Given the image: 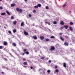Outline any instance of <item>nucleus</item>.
Returning <instances> with one entry per match:
<instances>
[{"label": "nucleus", "instance_id": "f257e3e1", "mask_svg": "<svg viewBox=\"0 0 75 75\" xmlns=\"http://www.w3.org/2000/svg\"><path fill=\"white\" fill-rule=\"evenodd\" d=\"M55 50V47L54 46H52L50 50V51H52V50Z\"/></svg>", "mask_w": 75, "mask_h": 75}, {"label": "nucleus", "instance_id": "f03ea898", "mask_svg": "<svg viewBox=\"0 0 75 75\" xmlns=\"http://www.w3.org/2000/svg\"><path fill=\"white\" fill-rule=\"evenodd\" d=\"M24 34L25 35H28V32H26V31H25L24 32Z\"/></svg>", "mask_w": 75, "mask_h": 75}, {"label": "nucleus", "instance_id": "7ed1b4c3", "mask_svg": "<svg viewBox=\"0 0 75 75\" xmlns=\"http://www.w3.org/2000/svg\"><path fill=\"white\" fill-rule=\"evenodd\" d=\"M4 45H7V42H4Z\"/></svg>", "mask_w": 75, "mask_h": 75}, {"label": "nucleus", "instance_id": "20e7f679", "mask_svg": "<svg viewBox=\"0 0 75 75\" xmlns=\"http://www.w3.org/2000/svg\"><path fill=\"white\" fill-rule=\"evenodd\" d=\"M17 32V30H16V29H14L13 30V33H16Z\"/></svg>", "mask_w": 75, "mask_h": 75}, {"label": "nucleus", "instance_id": "39448f33", "mask_svg": "<svg viewBox=\"0 0 75 75\" xmlns=\"http://www.w3.org/2000/svg\"><path fill=\"white\" fill-rule=\"evenodd\" d=\"M33 38L34 40H37V37L35 36H33L32 37Z\"/></svg>", "mask_w": 75, "mask_h": 75}, {"label": "nucleus", "instance_id": "423d86ee", "mask_svg": "<svg viewBox=\"0 0 75 75\" xmlns=\"http://www.w3.org/2000/svg\"><path fill=\"white\" fill-rule=\"evenodd\" d=\"M11 7H15V6H16V4H11Z\"/></svg>", "mask_w": 75, "mask_h": 75}, {"label": "nucleus", "instance_id": "0eeeda50", "mask_svg": "<svg viewBox=\"0 0 75 75\" xmlns=\"http://www.w3.org/2000/svg\"><path fill=\"white\" fill-rule=\"evenodd\" d=\"M60 39L62 41H64V38H62V37H60Z\"/></svg>", "mask_w": 75, "mask_h": 75}, {"label": "nucleus", "instance_id": "6e6552de", "mask_svg": "<svg viewBox=\"0 0 75 75\" xmlns=\"http://www.w3.org/2000/svg\"><path fill=\"white\" fill-rule=\"evenodd\" d=\"M12 50L13 52H14L16 55H17V52L16 51V50H13V49H12Z\"/></svg>", "mask_w": 75, "mask_h": 75}, {"label": "nucleus", "instance_id": "1a4fd4ad", "mask_svg": "<svg viewBox=\"0 0 75 75\" xmlns=\"http://www.w3.org/2000/svg\"><path fill=\"white\" fill-rule=\"evenodd\" d=\"M6 13H7V14H8L9 15V16H10V15H11V14L10 13H9V12H8V11H6Z\"/></svg>", "mask_w": 75, "mask_h": 75}, {"label": "nucleus", "instance_id": "9d476101", "mask_svg": "<svg viewBox=\"0 0 75 75\" xmlns=\"http://www.w3.org/2000/svg\"><path fill=\"white\" fill-rule=\"evenodd\" d=\"M64 27L66 29H67V28H68V26L67 25H65Z\"/></svg>", "mask_w": 75, "mask_h": 75}, {"label": "nucleus", "instance_id": "9b49d317", "mask_svg": "<svg viewBox=\"0 0 75 75\" xmlns=\"http://www.w3.org/2000/svg\"><path fill=\"white\" fill-rule=\"evenodd\" d=\"M64 45L66 46H68V43L67 42H65L64 43Z\"/></svg>", "mask_w": 75, "mask_h": 75}, {"label": "nucleus", "instance_id": "f8f14e48", "mask_svg": "<svg viewBox=\"0 0 75 75\" xmlns=\"http://www.w3.org/2000/svg\"><path fill=\"white\" fill-rule=\"evenodd\" d=\"M13 24L14 25H16V24H17V21H14L13 22Z\"/></svg>", "mask_w": 75, "mask_h": 75}, {"label": "nucleus", "instance_id": "ddd939ff", "mask_svg": "<svg viewBox=\"0 0 75 75\" xmlns=\"http://www.w3.org/2000/svg\"><path fill=\"white\" fill-rule=\"evenodd\" d=\"M40 38L41 39V40H44V37L42 36H40Z\"/></svg>", "mask_w": 75, "mask_h": 75}, {"label": "nucleus", "instance_id": "4468645a", "mask_svg": "<svg viewBox=\"0 0 75 75\" xmlns=\"http://www.w3.org/2000/svg\"><path fill=\"white\" fill-rule=\"evenodd\" d=\"M38 6V7H41V4H38L37 5Z\"/></svg>", "mask_w": 75, "mask_h": 75}, {"label": "nucleus", "instance_id": "2eb2a0df", "mask_svg": "<svg viewBox=\"0 0 75 75\" xmlns=\"http://www.w3.org/2000/svg\"><path fill=\"white\" fill-rule=\"evenodd\" d=\"M63 66L64 67H65V68L67 67V65H66V64L65 63H63Z\"/></svg>", "mask_w": 75, "mask_h": 75}, {"label": "nucleus", "instance_id": "dca6fc26", "mask_svg": "<svg viewBox=\"0 0 75 75\" xmlns=\"http://www.w3.org/2000/svg\"><path fill=\"white\" fill-rule=\"evenodd\" d=\"M24 22H22L21 23V27H23V25H24Z\"/></svg>", "mask_w": 75, "mask_h": 75}, {"label": "nucleus", "instance_id": "f3484780", "mask_svg": "<svg viewBox=\"0 0 75 75\" xmlns=\"http://www.w3.org/2000/svg\"><path fill=\"white\" fill-rule=\"evenodd\" d=\"M69 28L71 31H72V30H73V28L71 27H69Z\"/></svg>", "mask_w": 75, "mask_h": 75}, {"label": "nucleus", "instance_id": "a211bd4d", "mask_svg": "<svg viewBox=\"0 0 75 75\" xmlns=\"http://www.w3.org/2000/svg\"><path fill=\"white\" fill-rule=\"evenodd\" d=\"M45 57V56H44L43 57H41L40 58L41 59H44Z\"/></svg>", "mask_w": 75, "mask_h": 75}, {"label": "nucleus", "instance_id": "6ab92c4d", "mask_svg": "<svg viewBox=\"0 0 75 75\" xmlns=\"http://www.w3.org/2000/svg\"><path fill=\"white\" fill-rule=\"evenodd\" d=\"M20 10L19 8H17L16 9V10L17 11H19Z\"/></svg>", "mask_w": 75, "mask_h": 75}, {"label": "nucleus", "instance_id": "aec40b11", "mask_svg": "<svg viewBox=\"0 0 75 75\" xmlns=\"http://www.w3.org/2000/svg\"><path fill=\"white\" fill-rule=\"evenodd\" d=\"M60 24L62 25H64V22L61 21V22Z\"/></svg>", "mask_w": 75, "mask_h": 75}, {"label": "nucleus", "instance_id": "412c9836", "mask_svg": "<svg viewBox=\"0 0 75 75\" xmlns=\"http://www.w3.org/2000/svg\"><path fill=\"white\" fill-rule=\"evenodd\" d=\"M24 65H27V62H24L23 63Z\"/></svg>", "mask_w": 75, "mask_h": 75}, {"label": "nucleus", "instance_id": "4be33fe9", "mask_svg": "<svg viewBox=\"0 0 75 75\" xmlns=\"http://www.w3.org/2000/svg\"><path fill=\"white\" fill-rule=\"evenodd\" d=\"M38 5L37 6H35L34 7V8H38Z\"/></svg>", "mask_w": 75, "mask_h": 75}, {"label": "nucleus", "instance_id": "5701e85b", "mask_svg": "<svg viewBox=\"0 0 75 75\" xmlns=\"http://www.w3.org/2000/svg\"><path fill=\"white\" fill-rule=\"evenodd\" d=\"M19 11L20 13H21L23 12V11L21 9H20Z\"/></svg>", "mask_w": 75, "mask_h": 75}, {"label": "nucleus", "instance_id": "b1692460", "mask_svg": "<svg viewBox=\"0 0 75 75\" xmlns=\"http://www.w3.org/2000/svg\"><path fill=\"white\" fill-rule=\"evenodd\" d=\"M53 23L54 24H57V22L56 21H54L53 22Z\"/></svg>", "mask_w": 75, "mask_h": 75}, {"label": "nucleus", "instance_id": "393cba45", "mask_svg": "<svg viewBox=\"0 0 75 75\" xmlns=\"http://www.w3.org/2000/svg\"><path fill=\"white\" fill-rule=\"evenodd\" d=\"M5 13H1V15L2 16H4L5 15Z\"/></svg>", "mask_w": 75, "mask_h": 75}, {"label": "nucleus", "instance_id": "a878e982", "mask_svg": "<svg viewBox=\"0 0 75 75\" xmlns=\"http://www.w3.org/2000/svg\"><path fill=\"white\" fill-rule=\"evenodd\" d=\"M45 40L46 41H50V39L47 38Z\"/></svg>", "mask_w": 75, "mask_h": 75}, {"label": "nucleus", "instance_id": "bb28decb", "mask_svg": "<svg viewBox=\"0 0 75 75\" xmlns=\"http://www.w3.org/2000/svg\"><path fill=\"white\" fill-rule=\"evenodd\" d=\"M12 45L14 47H16V44L15 43H13Z\"/></svg>", "mask_w": 75, "mask_h": 75}, {"label": "nucleus", "instance_id": "cd10ccee", "mask_svg": "<svg viewBox=\"0 0 75 75\" xmlns=\"http://www.w3.org/2000/svg\"><path fill=\"white\" fill-rule=\"evenodd\" d=\"M8 33L9 34L11 35V32L10 30L8 31Z\"/></svg>", "mask_w": 75, "mask_h": 75}, {"label": "nucleus", "instance_id": "c85d7f7f", "mask_svg": "<svg viewBox=\"0 0 75 75\" xmlns=\"http://www.w3.org/2000/svg\"><path fill=\"white\" fill-rule=\"evenodd\" d=\"M51 38H55V37L54 36H52L50 37Z\"/></svg>", "mask_w": 75, "mask_h": 75}, {"label": "nucleus", "instance_id": "c756f323", "mask_svg": "<svg viewBox=\"0 0 75 75\" xmlns=\"http://www.w3.org/2000/svg\"><path fill=\"white\" fill-rule=\"evenodd\" d=\"M47 72L48 73H50V72H51V71L50 70H48L47 71Z\"/></svg>", "mask_w": 75, "mask_h": 75}, {"label": "nucleus", "instance_id": "7c9ffc66", "mask_svg": "<svg viewBox=\"0 0 75 75\" xmlns=\"http://www.w3.org/2000/svg\"><path fill=\"white\" fill-rule=\"evenodd\" d=\"M21 55L23 56V55H24L25 53H21Z\"/></svg>", "mask_w": 75, "mask_h": 75}, {"label": "nucleus", "instance_id": "2f4dec72", "mask_svg": "<svg viewBox=\"0 0 75 75\" xmlns=\"http://www.w3.org/2000/svg\"><path fill=\"white\" fill-rule=\"evenodd\" d=\"M70 24L71 25H74V23L72 22H70Z\"/></svg>", "mask_w": 75, "mask_h": 75}, {"label": "nucleus", "instance_id": "473e14b6", "mask_svg": "<svg viewBox=\"0 0 75 75\" xmlns=\"http://www.w3.org/2000/svg\"><path fill=\"white\" fill-rule=\"evenodd\" d=\"M11 18L12 19V20H13V19L14 18V17L13 16H11Z\"/></svg>", "mask_w": 75, "mask_h": 75}, {"label": "nucleus", "instance_id": "72a5a7b5", "mask_svg": "<svg viewBox=\"0 0 75 75\" xmlns=\"http://www.w3.org/2000/svg\"><path fill=\"white\" fill-rule=\"evenodd\" d=\"M55 71L56 72H58V70L57 69H56V70H55Z\"/></svg>", "mask_w": 75, "mask_h": 75}, {"label": "nucleus", "instance_id": "f704fd0d", "mask_svg": "<svg viewBox=\"0 0 75 75\" xmlns=\"http://www.w3.org/2000/svg\"><path fill=\"white\" fill-rule=\"evenodd\" d=\"M3 8L2 6L0 7V9L1 10H3Z\"/></svg>", "mask_w": 75, "mask_h": 75}, {"label": "nucleus", "instance_id": "c9c22d12", "mask_svg": "<svg viewBox=\"0 0 75 75\" xmlns=\"http://www.w3.org/2000/svg\"><path fill=\"white\" fill-rule=\"evenodd\" d=\"M4 59L5 61H7V59L6 58H4Z\"/></svg>", "mask_w": 75, "mask_h": 75}, {"label": "nucleus", "instance_id": "e433bc0d", "mask_svg": "<svg viewBox=\"0 0 75 75\" xmlns=\"http://www.w3.org/2000/svg\"><path fill=\"white\" fill-rule=\"evenodd\" d=\"M65 38H69L68 36L67 35L65 36Z\"/></svg>", "mask_w": 75, "mask_h": 75}, {"label": "nucleus", "instance_id": "4c0bfd02", "mask_svg": "<svg viewBox=\"0 0 75 75\" xmlns=\"http://www.w3.org/2000/svg\"><path fill=\"white\" fill-rule=\"evenodd\" d=\"M2 48H3V46H0V49H2Z\"/></svg>", "mask_w": 75, "mask_h": 75}, {"label": "nucleus", "instance_id": "58836bf2", "mask_svg": "<svg viewBox=\"0 0 75 75\" xmlns=\"http://www.w3.org/2000/svg\"><path fill=\"white\" fill-rule=\"evenodd\" d=\"M66 5V3H65L63 5V7H65V6Z\"/></svg>", "mask_w": 75, "mask_h": 75}, {"label": "nucleus", "instance_id": "ea45409f", "mask_svg": "<svg viewBox=\"0 0 75 75\" xmlns=\"http://www.w3.org/2000/svg\"><path fill=\"white\" fill-rule=\"evenodd\" d=\"M35 12H36V11H35V10H34L33 11V13H35Z\"/></svg>", "mask_w": 75, "mask_h": 75}, {"label": "nucleus", "instance_id": "a19ab883", "mask_svg": "<svg viewBox=\"0 0 75 75\" xmlns=\"http://www.w3.org/2000/svg\"><path fill=\"white\" fill-rule=\"evenodd\" d=\"M70 52V51H69L68 52H67V54H70V52Z\"/></svg>", "mask_w": 75, "mask_h": 75}, {"label": "nucleus", "instance_id": "79ce46f5", "mask_svg": "<svg viewBox=\"0 0 75 75\" xmlns=\"http://www.w3.org/2000/svg\"><path fill=\"white\" fill-rule=\"evenodd\" d=\"M46 9H48V6H46Z\"/></svg>", "mask_w": 75, "mask_h": 75}, {"label": "nucleus", "instance_id": "37998d69", "mask_svg": "<svg viewBox=\"0 0 75 75\" xmlns=\"http://www.w3.org/2000/svg\"><path fill=\"white\" fill-rule=\"evenodd\" d=\"M25 53L26 54H29V53L28 52H25Z\"/></svg>", "mask_w": 75, "mask_h": 75}, {"label": "nucleus", "instance_id": "c03bdc74", "mask_svg": "<svg viewBox=\"0 0 75 75\" xmlns=\"http://www.w3.org/2000/svg\"><path fill=\"white\" fill-rule=\"evenodd\" d=\"M27 51V50H26V49H24L23 50V51H24V52H25V51Z\"/></svg>", "mask_w": 75, "mask_h": 75}, {"label": "nucleus", "instance_id": "a18cd8bd", "mask_svg": "<svg viewBox=\"0 0 75 75\" xmlns=\"http://www.w3.org/2000/svg\"><path fill=\"white\" fill-rule=\"evenodd\" d=\"M29 16L30 17H31V15L30 14H29Z\"/></svg>", "mask_w": 75, "mask_h": 75}, {"label": "nucleus", "instance_id": "49530a36", "mask_svg": "<svg viewBox=\"0 0 75 75\" xmlns=\"http://www.w3.org/2000/svg\"><path fill=\"white\" fill-rule=\"evenodd\" d=\"M59 35H62V33H59Z\"/></svg>", "mask_w": 75, "mask_h": 75}, {"label": "nucleus", "instance_id": "de8ad7c7", "mask_svg": "<svg viewBox=\"0 0 75 75\" xmlns=\"http://www.w3.org/2000/svg\"><path fill=\"white\" fill-rule=\"evenodd\" d=\"M55 69H57V66H56L55 67Z\"/></svg>", "mask_w": 75, "mask_h": 75}, {"label": "nucleus", "instance_id": "09e8293b", "mask_svg": "<svg viewBox=\"0 0 75 75\" xmlns=\"http://www.w3.org/2000/svg\"><path fill=\"white\" fill-rule=\"evenodd\" d=\"M1 74H4V72H1Z\"/></svg>", "mask_w": 75, "mask_h": 75}, {"label": "nucleus", "instance_id": "8fccbe9b", "mask_svg": "<svg viewBox=\"0 0 75 75\" xmlns=\"http://www.w3.org/2000/svg\"><path fill=\"white\" fill-rule=\"evenodd\" d=\"M23 61H26V59H23Z\"/></svg>", "mask_w": 75, "mask_h": 75}, {"label": "nucleus", "instance_id": "3c124183", "mask_svg": "<svg viewBox=\"0 0 75 75\" xmlns=\"http://www.w3.org/2000/svg\"><path fill=\"white\" fill-rule=\"evenodd\" d=\"M47 24H48V25H50V23L48 22Z\"/></svg>", "mask_w": 75, "mask_h": 75}, {"label": "nucleus", "instance_id": "603ef678", "mask_svg": "<svg viewBox=\"0 0 75 75\" xmlns=\"http://www.w3.org/2000/svg\"><path fill=\"white\" fill-rule=\"evenodd\" d=\"M49 62H50V63H51V61L49 60Z\"/></svg>", "mask_w": 75, "mask_h": 75}, {"label": "nucleus", "instance_id": "864d4df0", "mask_svg": "<svg viewBox=\"0 0 75 75\" xmlns=\"http://www.w3.org/2000/svg\"><path fill=\"white\" fill-rule=\"evenodd\" d=\"M17 51H19V52H20V50H19V49H17Z\"/></svg>", "mask_w": 75, "mask_h": 75}, {"label": "nucleus", "instance_id": "5fc2aeb1", "mask_svg": "<svg viewBox=\"0 0 75 75\" xmlns=\"http://www.w3.org/2000/svg\"><path fill=\"white\" fill-rule=\"evenodd\" d=\"M48 22H45V23L46 24H48Z\"/></svg>", "mask_w": 75, "mask_h": 75}, {"label": "nucleus", "instance_id": "6e6d98bb", "mask_svg": "<svg viewBox=\"0 0 75 75\" xmlns=\"http://www.w3.org/2000/svg\"><path fill=\"white\" fill-rule=\"evenodd\" d=\"M63 28H64V27H61V28H60V29H63Z\"/></svg>", "mask_w": 75, "mask_h": 75}, {"label": "nucleus", "instance_id": "4d7b16f0", "mask_svg": "<svg viewBox=\"0 0 75 75\" xmlns=\"http://www.w3.org/2000/svg\"><path fill=\"white\" fill-rule=\"evenodd\" d=\"M45 20L46 21H48V19H45Z\"/></svg>", "mask_w": 75, "mask_h": 75}, {"label": "nucleus", "instance_id": "13d9d810", "mask_svg": "<svg viewBox=\"0 0 75 75\" xmlns=\"http://www.w3.org/2000/svg\"><path fill=\"white\" fill-rule=\"evenodd\" d=\"M69 13H72V12H71V11H69Z\"/></svg>", "mask_w": 75, "mask_h": 75}, {"label": "nucleus", "instance_id": "bf43d9fd", "mask_svg": "<svg viewBox=\"0 0 75 75\" xmlns=\"http://www.w3.org/2000/svg\"><path fill=\"white\" fill-rule=\"evenodd\" d=\"M33 71H35V69L33 68Z\"/></svg>", "mask_w": 75, "mask_h": 75}, {"label": "nucleus", "instance_id": "052dcab7", "mask_svg": "<svg viewBox=\"0 0 75 75\" xmlns=\"http://www.w3.org/2000/svg\"><path fill=\"white\" fill-rule=\"evenodd\" d=\"M31 69H33V68L32 67H30Z\"/></svg>", "mask_w": 75, "mask_h": 75}, {"label": "nucleus", "instance_id": "680f3d73", "mask_svg": "<svg viewBox=\"0 0 75 75\" xmlns=\"http://www.w3.org/2000/svg\"><path fill=\"white\" fill-rule=\"evenodd\" d=\"M22 44H23V45H25V43H24L23 42H22Z\"/></svg>", "mask_w": 75, "mask_h": 75}, {"label": "nucleus", "instance_id": "e2e57ef3", "mask_svg": "<svg viewBox=\"0 0 75 75\" xmlns=\"http://www.w3.org/2000/svg\"><path fill=\"white\" fill-rule=\"evenodd\" d=\"M73 51L74 52H75V50L74 49H73Z\"/></svg>", "mask_w": 75, "mask_h": 75}, {"label": "nucleus", "instance_id": "0e129e2a", "mask_svg": "<svg viewBox=\"0 0 75 75\" xmlns=\"http://www.w3.org/2000/svg\"><path fill=\"white\" fill-rule=\"evenodd\" d=\"M28 0H25V1H28Z\"/></svg>", "mask_w": 75, "mask_h": 75}, {"label": "nucleus", "instance_id": "69168bd1", "mask_svg": "<svg viewBox=\"0 0 75 75\" xmlns=\"http://www.w3.org/2000/svg\"><path fill=\"white\" fill-rule=\"evenodd\" d=\"M75 40H73V42H74V43H75Z\"/></svg>", "mask_w": 75, "mask_h": 75}, {"label": "nucleus", "instance_id": "338daca9", "mask_svg": "<svg viewBox=\"0 0 75 75\" xmlns=\"http://www.w3.org/2000/svg\"><path fill=\"white\" fill-rule=\"evenodd\" d=\"M43 74H45V72H43Z\"/></svg>", "mask_w": 75, "mask_h": 75}, {"label": "nucleus", "instance_id": "774afa93", "mask_svg": "<svg viewBox=\"0 0 75 75\" xmlns=\"http://www.w3.org/2000/svg\"><path fill=\"white\" fill-rule=\"evenodd\" d=\"M39 71H41V69H40L39 70Z\"/></svg>", "mask_w": 75, "mask_h": 75}]
</instances>
